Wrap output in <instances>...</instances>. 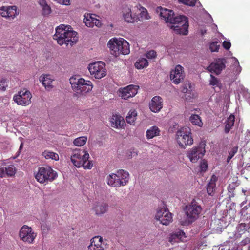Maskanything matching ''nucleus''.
<instances>
[{"mask_svg":"<svg viewBox=\"0 0 250 250\" xmlns=\"http://www.w3.org/2000/svg\"><path fill=\"white\" fill-rule=\"evenodd\" d=\"M156 12L167 23L172 25L170 28L175 33L184 35L188 34V21L186 16L181 15L175 16L172 10L162 7H157Z\"/></svg>","mask_w":250,"mask_h":250,"instance_id":"nucleus-1","label":"nucleus"},{"mask_svg":"<svg viewBox=\"0 0 250 250\" xmlns=\"http://www.w3.org/2000/svg\"><path fill=\"white\" fill-rule=\"evenodd\" d=\"M53 38L60 45L69 44L73 46L78 40L77 33L73 31L69 25L61 24L56 28Z\"/></svg>","mask_w":250,"mask_h":250,"instance_id":"nucleus-2","label":"nucleus"},{"mask_svg":"<svg viewBox=\"0 0 250 250\" xmlns=\"http://www.w3.org/2000/svg\"><path fill=\"white\" fill-rule=\"evenodd\" d=\"M107 46L109 48L111 54L117 57L120 55H127L130 52V47L128 42L122 38H113L109 40Z\"/></svg>","mask_w":250,"mask_h":250,"instance_id":"nucleus-3","label":"nucleus"},{"mask_svg":"<svg viewBox=\"0 0 250 250\" xmlns=\"http://www.w3.org/2000/svg\"><path fill=\"white\" fill-rule=\"evenodd\" d=\"M89 155L83 149H75L72 151L71 161L77 167H83L85 169H90L93 167L91 161H88Z\"/></svg>","mask_w":250,"mask_h":250,"instance_id":"nucleus-4","label":"nucleus"},{"mask_svg":"<svg viewBox=\"0 0 250 250\" xmlns=\"http://www.w3.org/2000/svg\"><path fill=\"white\" fill-rule=\"evenodd\" d=\"M72 88L78 94L84 95L90 91L92 89L91 81H87L78 76H74L69 79Z\"/></svg>","mask_w":250,"mask_h":250,"instance_id":"nucleus-5","label":"nucleus"},{"mask_svg":"<svg viewBox=\"0 0 250 250\" xmlns=\"http://www.w3.org/2000/svg\"><path fill=\"white\" fill-rule=\"evenodd\" d=\"M202 208L200 205L195 202L186 206L185 208L186 220L181 222L182 225L187 226L194 222L198 218Z\"/></svg>","mask_w":250,"mask_h":250,"instance_id":"nucleus-6","label":"nucleus"},{"mask_svg":"<svg viewBox=\"0 0 250 250\" xmlns=\"http://www.w3.org/2000/svg\"><path fill=\"white\" fill-rule=\"evenodd\" d=\"M57 177V172L50 167L39 168L37 173L35 175L36 179L40 183L53 181Z\"/></svg>","mask_w":250,"mask_h":250,"instance_id":"nucleus-7","label":"nucleus"},{"mask_svg":"<svg viewBox=\"0 0 250 250\" xmlns=\"http://www.w3.org/2000/svg\"><path fill=\"white\" fill-rule=\"evenodd\" d=\"M176 140L179 146L183 148L188 145H191L193 140L191 136V129L188 127H184L176 132Z\"/></svg>","mask_w":250,"mask_h":250,"instance_id":"nucleus-8","label":"nucleus"},{"mask_svg":"<svg viewBox=\"0 0 250 250\" xmlns=\"http://www.w3.org/2000/svg\"><path fill=\"white\" fill-rule=\"evenodd\" d=\"M88 69L90 74L97 79L103 78L106 75L105 63L101 61L96 62L89 64Z\"/></svg>","mask_w":250,"mask_h":250,"instance_id":"nucleus-9","label":"nucleus"},{"mask_svg":"<svg viewBox=\"0 0 250 250\" xmlns=\"http://www.w3.org/2000/svg\"><path fill=\"white\" fill-rule=\"evenodd\" d=\"M32 97L31 92L29 90L24 89L19 91L17 94L14 95L13 99L18 105L25 106L31 103Z\"/></svg>","mask_w":250,"mask_h":250,"instance_id":"nucleus-10","label":"nucleus"},{"mask_svg":"<svg viewBox=\"0 0 250 250\" xmlns=\"http://www.w3.org/2000/svg\"><path fill=\"white\" fill-rule=\"evenodd\" d=\"M205 144L200 143L197 146L194 147L187 152V156L192 163H196L203 157L205 153Z\"/></svg>","mask_w":250,"mask_h":250,"instance_id":"nucleus-11","label":"nucleus"},{"mask_svg":"<svg viewBox=\"0 0 250 250\" xmlns=\"http://www.w3.org/2000/svg\"><path fill=\"white\" fill-rule=\"evenodd\" d=\"M36 236V233L33 230L31 227L27 225L23 226L20 230L19 237L22 241L25 243L33 244Z\"/></svg>","mask_w":250,"mask_h":250,"instance_id":"nucleus-12","label":"nucleus"},{"mask_svg":"<svg viewBox=\"0 0 250 250\" xmlns=\"http://www.w3.org/2000/svg\"><path fill=\"white\" fill-rule=\"evenodd\" d=\"M155 218L166 226L169 225L172 220V214L165 208H158Z\"/></svg>","mask_w":250,"mask_h":250,"instance_id":"nucleus-13","label":"nucleus"},{"mask_svg":"<svg viewBox=\"0 0 250 250\" xmlns=\"http://www.w3.org/2000/svg\"><path fill=\"white\" fill-rule=\"evenodd\" d=\"M246 231H250L249 226L245 223H241L236 228L235 231L230 234L229 236L227 243L230 245V244H233L237 239L240 238Z\"/></svg>","mask_w":250,"mask_h":250,"instance_id":"nucleus-14","label":"nucleus"},{"mask_svg":"<svg viewBox=\"0 0 250 250\" xmlns=\"http://www.w3.org/2000/svg\"><path fill=\"white\" fill-rule=\"evenodd\" d=\"M19 14V10L16 6H2L0 8V15L8 19L13 20Z\"/></svg>","mask_w":250,"mask_h":250,"instance_id":"nucleus-15","label":"nucleus"},{"mask_svg":"<svg viewBox=\"0 0 250 250\" xmlns=\"http://www.w3.org/2000/svg\"><path fill=\"white\" fill-rule=\"evenodd\" d=\"M139 86L135 85H129L119 90L120 96L124 99H127L133 97L137 93Z\"/></svg>","mask_w":250,"mask_h":250,"instance_id":"nucleus-16","label":"nucleus"},{"mask_svg":"<svg viewBox=\"0 0 250 250\" xmlns=\"http://www.w3.org/2000/svg\"><path fill=\"white\" fill-rule=\"evenodd\" d=\"M184 68L180 65L176 66L174 69L170 72V79L175 84L179 83L184 79Z\"/></svg>","mask_w":250,"mask_h":250,"instance_id":"nucleus-17","label":"nucleus"},{"mask_svg":"<svg viewBox=\"0 0 250 250\" xmlns=\"http://www.w3.org/2000/svg\"><path fill=\"white\" fill-rule=\"evenodd\" d=\"M136 9L132 10L128 7L126 6L123 10V17L125 21L128 23H133L139 21V17L136 13H133Z\"/></svg>","mask_w":250,"mask_h":250,"instance_id":"nucleus-18","label":"nucleus"},{"mask_svg":"<svg viewBox=\"0 0 250 250\" xmlns=\"http://www.w3.org/2000/svg\"><path fill=\"white\" fill-rule=\"evenodd\" d=\"M200 110L198 108H191L190 110L189 121L193 125L202 127L203 123L201 118L199 116Z\"/></svg>","mask_w":250,"mask_h":250,"instance_id":"nucleus-19","label":"nucleus"},{"mask_svg":"<svg viewBox=\"0 0 250 250\" xmlns=\"http://www.w3.org/2000/svg\"><path fill=\"white\" fill-rule=\"evenodd\" d=\"M163 106V100L159 96H155L153 97L149 104L150 110L154 113L159 112Z\"/></svg>","mask_w":250,"mask_h":250,"instance_id":"nucleus-20","label":"nucleus"},{"mask_svg":"<svg viewBox=\"0 0 250 250\" xmlns=\"http://www.w3.org/2000/svg\"><path fill=\"white\" fill-rule=\"evenodd\" d=\"M225 67L224 59H218L215 62L211 63L208 67V69L211 73L219 74Z\"/></svg>","mask_w":250,"mask_h":250,"instance_id":"nucleus-21","label":"nucleus"},{"mask_svg":"<svg viewBox=\"0 0 250 250\" xmlns=\"http://www.w3.org/2000/svg\"><path fill=\"white\" fill-rule=\"evenodd\" d=\"M108 209V204L103 202H95L92 206V210L96 215H101L106 213Z\"/></svg>","mask_w":250,"mask_h":250,"instance_id":"nucleus-22","label":"nucleus"},{"mask_svg":"<svg viewBox=\"0 0 250 250\" xmlns=\"http://www.w3.org/2000/svg\"><path fill=\"white\" fill-rule=\"evenodd\" d=\"M106 181L107 184L113 187L118 188L125 186V182L119 180L117 172L115 173H111L108 175Z\"/></svg>","mask_w":250,"mask_h":250,"instance_id":"nucleus-23","label":"nucleus"},{"mask_svg":"<svg viewBox=\"0 0 250 250\" xmlns=\"http://www.w3.org/2000/svg\"><path fill=\"white\" fill-rule=\"evenodd\" d=\"M110 121L111 126L116 129L124 128L125 125L124 118L119 115H113Z\"/></svg>","mask_w":250,"mask_h":250,"instance_id":"nucleus-24","label":"nucleus"},{"mask_svg":"<svg viewBox=\"0 0 250 250\" xmlns=\"http://www.w3.org/2000/svg\"><path fill=\"white\" fill-rule=\"evenodd\" d=\"M89 250H102L104 249L102 238L100 236L93 237L90 240V244L88 246Z\"/></svg>","mask_w":250,"mask_h":250,"instance_id":"nucleus-25","label":"nucleus"},{"mask_svg":"<svg viewBox=\"0 0 250 250\" xmlns=\"http://www.w3.org/2000/svg\"><path fill=\"white\" fill-rule=\"evenodd\" d=\"M16 172V169L14 165L3 167L0 168V177H11L15 175Z\"/></svg>","mask_w":250,"mask_h":250,"instance_id":"nucleus-26","label":"nucleus"},{"mask_svg":"<svg viewBox=\"0 0 250 250\" xmlns=\"http://www.w3.org/2000/svg\"><path fill=\"white\" fill-rule=\"evenodd\" d=\"M185 233L183 230H178L172 233L169 237V241L172 244L185 240Z\"/></svg>","mask_w":250,"mask_h":250,"instance_id":"nucleus-27","label":"nucleus"},{"mask_svg":"<svg viewBox=\"0 0 250 250\" xmlns=\"http://www.w3.org/2000/svg\"><path fill=\"white\" fill-rule=\"evenodd\" d=\"M40 81L42 82L46 89L49 90L52 88L51 83L53 79L51 75L48 74L42 75L40 78Z\"/></svg>","mask_w":250,"mask_h":250,"instance_id":"nucleus-28","label":"nucleus"},{"mask_svg":"<svg viewBox=\"0 0 250 250\" xmlns=\"http://www.w3.org/2000/svg\"><path fill=\"white\" fill-rule=\"evenodd\" d=\"M218 178L215 175H213L211 179L207 185V191L208 194L212 195L216 189V182L217 181Z\"/></svg>","mask_w":250,"mask_h":250,"instance_id":"nucleus-29","label":"nucleus"},{"mask_svg":"<svg viewBox=\"0 0 250 250\" xmlns=\"http://www.w3.org/2000/svg\"><path fill=\"white\" fill-rule=\"evenodd\" d=\"M160 135V130L155 125L152 126L146 131V137L147 139H152Z\"/></svg>","mask_w":250,"mask_h":250,"instance_id":"nucleus-30","label":"nucleus"},{"mask_svg":"<svg viewBox=\"0 0 250 250\" xmlns=\"http://www.w3.org/2000/svg\"><path fill=\"white\" fill-rule=\"evenodd\" d=\"M117 173L119 180L125 182V185H126L129 179L128 172L123 169H120L117 171Z\"/></svg>","mask_w":250,"mask_h":250,"instance_id":"nucleus-31","label":"nucleus"},{"mask_svg":"<svg viewBox=\"0 0 250 250\" xmlns=\"http://www.w3.org/2000/svg\"><path fill=\"white\" fill-rule=\"evenodd\" d=\"M235 122V116L233 114H231L227 119L225 126V132L228 133L234 125Z\"/></svg>","mask_w":250,"mask_h":250,"instance_id":"nucleus-32","label":"nucleus"},{"mask_svg":"<svg viewBox=\"0 0 250 250\" xmlns=\"http://www.w3.org/2000/svg\"><path fill=\"white\" fill-rule=\"evenodd\" d=\"M42 155L46 159H51L57 161L59 159V155L57 153L49 150L44 151L42 152Z\"/></svg>","mask_w":250,"mask_h":250,"instance_id":"nucleus-33","label":"nucleus"},{"mask_svg":"<svg viewBox=\"0 0 250 250\" xmlns=\"http://www.w3.org/2000/svg\"><path fill=\"white\" fill-rule=\"evenodd\" d=\"M148 65V62L146 59L141 58L138 59L135 63V66L137 69H143L146 67Z\"/></svg>","mask_w":250,"mask_h":250,"instance_id":"nucleus-34","label":"nucleus"},{"mask_svg":"<svg viewBox=\"0 0 250 250\" xmlns=\"http://www.w3.org/2000/svg\"><path fill=\"white\" fill-rule=\"evenodd\" d=\"M137 113L135 110H130L128 113L126 117V120L127 123L130 125L134 124L135 121L136 119Z\"/></svg>","mask_w":250,"mask_h":250,"instance_id":"nucleus-35","label":"nucleus"},{"mask_svg":"<svg viewBox=\"0 0 250 250\" xmlns=\"http://www.w3.org/2000/svg\"><path fill=\"white\" fill-rule=\"evenodd\" d=\"M134 9L140 11V17L142 19L147 20L150 18L147 10L140 4L136 5Z\"/></svg>","mask_w":250,"mask_h":250,"instance_id":"nucleus-36","label":"nucleus"},{"mask_svg":"<svg viewBox=\"0 0 250 250\" xmlns=\"http://www.w3.org/2000/svg\"><path fill=\"white\" fill-rule=\"evenodd\" d=\"M209 85L212 86L213 88L216 87L219 88L220 89L222 86L221 83L219 79L214 77L212 74H210V79L209 80Z\"/></svg>","mask_w":250,"mask_h":250,"instance_id":"nucleus-37","label":"nucleus"},{"mask_svg":"<svg viewBox=\"0 0 250 250\" xmlns=\"http://www.w3.org/2000/svg\"><path fill=\"white\" fill-rule=\"evenodd\" d=\"M87 140V138L86 136L79 137L74 140L73 144L76 146H82L86 144Z\"/></svg>","mask_w":250,"mask_h":250,"instance_id":"nucleus-38","label":"nucleus"},{"mask_svg":"<svg viewBox=\"0 0 250 250\" xmlns=\"http://www.w3.org/2000/svg\"><path fill=\"white\" fill-rule=\"evenodd\" d=\"M238 184L236 182H232L230 184L228 188L229 191V198L234 197L235 196L234 190L236 187L238 186Z\"/></svg>","mask_w":250,"mask_h":250,"instance_id":"nucleus-39","label":"nucleus"},{"mask_svg":"<svg viewBox=\"0 0 250 250\" xmlns=\"http://www.w3.org/2000/svg\"><path fill=\"white\" fill-rule=\"evenodd\" d=\"M94 17H96L95 15L87 14V17H85L83 20L86 26L89 27H92V22Z\"/></svg>","mask_w":250,"mask_h":250,"instance_id":"nucleus-40","label":"nucleus"},{"mask_svg":"<svg viewBox=\"0 0 250 250\" xmlns=\"http://www.w3.org/2000/svg\"><path fill=\"white\" fill-rule=\"evenodd\" d=\"M232 59L233 60V65L236 67L235 72L236 73L239 74L242 71V67L239 64V62L238 59L234 57H232Z\"/></svg>","mask_w":250,"mask_h":250,"instance_id":"nucleus-41","label":"nucleus"},{"mask_svg":"<svg viewBox=\"0 0 250 250\" xmlns=\"http://www.w3.org/2000/svg\"><path fill=\"white\" fill-rule=\"evenodd\" d=\"M241 245L242 246V248L241 250H249L250 248V238H247L242 241L241 242Z\"/></svg>","mask_w":250,"mask_h":250,"instance_id":"nucleus-42","label":"nucleus"},{"mask_svg":"<svg viewBox=\"0 0 250 250\" xmlns=\"http://www.w3.org/2000/svg\"><path fill=\"white\" fill-rule=\"evenodd\" d=\"M238 151V147L237 146H234L232 147L230 151H229V154L228 156L227 162L229 163L231 158L234 156V155L237 153Z\"/></svg>","mask_w":250,"mask_h":250,"instance_id":"nucleus-43","label":"nucleus"},{"mask_svg":"<svg viewBox=\"0 0 250 250\" xmlns=\"http://www.w3.org/2000/svg\"><path fill=\"white\" fill-rule=\"evenodd\" d=\"M218 42H215L210 43L209 46L211 52H217L219 49L220 45H218Z\"/></svg>","mask_w":250,"mask_h":250,"instance_id":"nucleus-44","label":"nucleus"},{"mask_svg":"<svg viewBox=\"0 0 250 250\" xmlns=\"http://www.w3.org/2000/svg\"><path fill=\"white\" fill-rule=\"evenodd\" d=\"M200 171L201 172H205L208 168V164L207 162L203 160H202L200 164Z\"/></svg>","mask_w":250,"mask_h":250,"instance_id":"nucleus-45","label":"nucleus"},{"mask_svg":"<svg viewBox=\"0 0 250 250\" xmlns=\"http://www.w3.org/2000/svg\"><path fill=\"white\" fill-rule=\"evenodd\" d=\"M178 1L185 5L190 6H194L196 2V0H178Z\"/></svg>","mask_w":250,"mask_h":250,"instance_id":"nucleus-46","label":"nucleus"},{"mask_svg":"<svg viewBox=\"0 0 250 250\" xmlns=\"http://www.w3.org/2000/svg\"><path fill=\"white\" fill-rule=\"evenodd\" d=\"M7 87L6 79L1 78L0 80V90L4 91Z\"/></svg>","mask_w":250,"mask_h":250,"instance_id":"nucleus-47","label":"nucleus"},{"mask_svg":"<svg viewBox=\"0 0 250 250\" xmlns=\"http://www.w3.org/2000/svg\"><path fill=\"white\" fill-rule=\"evenodd\" d=\"M145 55L148 59H152L155 58L156 57L157 54L155 51L150 50L147 52Z\"/></svg>","mask_w":250,"mask_h":250,"instance_id":"nucleus-48","label":"nucleus"},{"mask_svg":"<svg viewBox=\"0 0 250 250\" xmlns=\"http://www.w3.org/2000/svg\"><path fill=\"white\" fill-rule=\"evenodd\" d=\"M42 12L43 15H48L51 13V10L47 4L42 8Z\"/></svg>","mask_w":250,"mask_h":250,"instance_id":"nucleus-49","label":"nucleus"},{"mask_svg":"<svg viewBox=\"0 0 250 250\" xmlns=\"http://www.w3.org/2000/svg\"><path fill=\"white\" fill-rule=\"evenodd\" d=\"M247 209H242L241 210V216L244 219L248 220L250 219V213L248 214L246 211Z\"/></svg>","mask_w":250,"mask_h":250,"instance_id":"nucleus-50","label":"nucleus"},{"mask_svg":"<svg viewBox=\"0 0 250 250\" xmlns=\"http://www.w3.org/2000/svg\"><path fill=\"white\" fill-rule=\"evenodd\" d=\"M137 155V152L135 150L134 148L130 149L127 152V156L128 158H131Z\"/></svg>","mask_w":250,"mask_h":250,"instance_id":"nucleus-51","label":"nucleus"},{"mask_svg":"<svg viewBox=\"0 0 250 250\" xmlns=\"http://www.w3.org/2000/svg\"><path fill=\"white\" fill-rule=\"evenodd\" d=\"M92 27L95 25L97 27H100L101 25V22L98 19H96L95 17H94V20L92 22Z\"/></svg>","mask_w":250,"mask_h":250,"instance_id":"nucleus-52","label":"nucleus"},{"mask_svg":"<svg viewBox=\"0 0 250 250\" xmlns=\"http://www.w3.org/2000/svg\"><path fill=\"white\" fill-rule=\"evenodd\" d=\"M223 46L226 50H229L231 47V43L229 41H225L223 42Z\"/></svg>","mask_w":250,"mask_h":250,"instance_id":"nucleus-53","label":"nucleus"},{"mask_svg":"<svg viewBox=\"0 0 250 250\" xmlns=\"http://www.w3.org/2000/svg\"><path fill=\"white\" fill-rule=\"evenodd\" d=\"M58 3L63 4L65 5H68L70 4V0H55Z\"/></svg>","mask_w":250,"mask_h":250,"instance_id":"nucleus-54","label":"nucleus"},{"mask_svg":"<svg viewBox=\"0 0 250 250\" xmlns=\"http://www.w3.org/2000/svg\"><path fill=\"white\" fill-rule=\"evenodd\" d=\"M39 3L40 5V6L42 7V8L45 6V5H47L45 0H39Z\"/></svg>","mask_w":250,"mask_h":250,"instance_id":"nucleus-55","label":"nucleus"},{"mask_svg":"<svg viewBox=\"0 0 250 250\" xmlns=\"http://www.w3.org/2000/svg\"><path fill=\"white\" fill-rule=\"evenodd\" d=\"M23 142H21V144H20V147H19V151L17 152V157L19 155L22 149L23 148Z\"/></svg>","mask_w":250,"mask_h":250,"instance_id":"nucleus-56","label":"nucleus"},{"mask_svg":"<svg viewBox=\"0 0 250 250\" xmlns=\"http://www.w3.org/2000/svg\"><path fill=\"white\" fill-rule=\"evenodd\" d=\"M212 250H224V249L223 247H217L215 246L212 248Z\"/></svg>","mask_w":250,"mask_h":250,"instance_id":"nucleus-57","label":"nucleus"},{"mask_svg":"<svg viewBox=\"0 0 250 250\" xmlns=\"http://www.w3.org/2000/svg\"><path fill=\"white\" fill-rule=\"evenodd\" d=\"M242 192L244 193V195H248V193H250V190H249L248 191L245 190L244 189L242 190Z\"/></svg>","mask_w":250,"mask_h":250,"instance_id":"nucleus-58","label":"nucleus"},{"mask_svg":"<svg viewBox=\"0 0 250 250\" xmlns=\"http://www.w3.org/2000/svg\"><path fill=\"white\" fill-rule=\"evenodd\" d=\"M201 33L202 35H204L206 33V30L205 29H201Z\"/></svg>","mask_w":250,"mask_h":250,"instance_id":"nucleus-59","label":"nucleus"},{"mask_svg":"<svg viewBox=\"0 0 250 250\" xmlns=\"http://www.w3.org/2000/svg\"><path fill=\"white\" fill-rule=\"evenodd\" d=\"M248 205H249V207H250V202H249Z\"/></svg>","mask_w":250,"mask_h":250,"instance_id":"nucleus-60","label":"nucleus"},{"mask_svg":"<svg viewBox=\"0 0 250 250\" xmlns=\"http://www.w3.org/2000/svg\"><path fill=\"white\" fill-rule=\"evenodd\" d=\"M221 36L222 37V38H223V39H224V38H224V37L223 36V35H222V34H221Z\"/></svg>","mask_w":250,"mask_h":250,"instance_id":"nucleus-61","label":"nucleus"},{"mask_svg":"<svg viewBox=\"0 0 250 250\" xmlns=\"http://www.w3.org/2000/svg\"><path fill=\"white\" fill-rule=\"evenodd\" d=\"M214 26H215V27L216 28H217V25H214Z\"/></svg>","mask_w":250,"mask_h":250,"instance_id":"nucleus-62","label":"nucleus"}]
</instances>
